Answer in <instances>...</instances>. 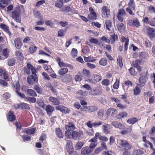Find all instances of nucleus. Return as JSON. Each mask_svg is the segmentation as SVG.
Returning a JSON list of instances; mask_svg holds the SVG:
<instances>
[{
	"label": "nucleus",
	"instance_id": "nucleus-39",
	"mask_svg": "<svg viewBox=\"0 0 155 155\" xmlns=\"http://www.w3.org/2000/svg\"><path fill=\"white\" fill-rule=\"evenodd\" d=\"M105 24L106 29L108 30L109 31H110V28L112 26L111 21L110 20H107L105 21Z\"/></svg>",
	"mask_w": 155,
	"mask_h": 155
},
{
	"label": "nucleus",
	"instance_id": "nucleus-35",
	"mask_svg": "<svg viewBox=\"0 0 155 155\" xmlns=\"http://www.w3.org/2000/svg\"><path fill=\"white\" fill-rule=\"evenodd\" d=\"M56 60L60 67L67 66L66 64L61 61V58L60 57H57Z\"/></svg>",
	"mask_w": 155,
	"mask_h": 155
},
{
	"label": "nucleus",
	"instance_id": "nucleus-33",
	"mask_svg": "<svg viewBox=\"0 0 155 155\" xmlns=\"http://www.w3.org/2000/svg\"><path fill=\"white\" fill-rule=\"evenodd\" d=\"M34 89L38 94H41L43 92V89L40 85H35Z\"/></svg>",
	"mask_w": 155,
	"mask_h": 155
},
{
	"label": "nucleus",
	"instance_id": "nucleus-60",
	"mask_svg": "<svg viewBox=\"0 0 155 155\" xmlns=\"http://www.w3.org/2000/svg\"><path fill=\"white\" fill-rule=\"evenodd\" d=\"M104 114V109H100L97 112V114L99 117H103Z\"/></svg>",
	"mask_w": 155,
	"mask_h": 155
},
{
	"label": "nucleus",
	"instance_id": "nucleus-20",
	"mask_svg": "<svg viewBox=\"0 0 155 155\" xmlns=\"http://www.w3.org/2000/svg\"><path fill=\"white\" fill-rule=\"evenodd\" d=\"M0 28L3 29L4 31L8 33L9 35H11V32L9 31V28L6 25L3 23H1L0 25Z\"/></svg>",
	"mask_w": 155,
	"mask_h": 155
},
{
	"label": "nucleus",
	"instance_id": "nucleus-6",
	"mask_svg": "<svg viewBox=\"0 0 155 155\" xmlns=\"http://www.w3.org/2000/svg\"><path fill=\"white\" fill-rule=\"evenodd\" d=\"M128 24L129 25L136 28H139L140 26V21L137 18H135L133 20L132 19L129 20L128 21Z\"/></svg>",
	"mask_w": 155,
	"mask_h": 155
},
{
	"label": "nucleus",
	"instance_id": "nucleus-18",
	"mask_svg": "<svg viewBox=\"0 0 155 155\" xmlns=\"http://www.w3.org/2000/svg\"><path fill=\"white\" fill-rule=\"evenodd\" d=\"M55 132L57 137L58 138L61 139L63 137L64 134L61 129L60 127L56 128Z\"/></svg>",
	"mask_w": 155,
	"mask_h": 155
},
{
	"label": "nucleus",
	"instance_id": "nucleus-37",
	"mask_svg": "<svg viewBox=\"0 0 155 155\" xmlns=\"http://www.w3.org/2000/svg\"><path fill=\"white\" fill-rule=\"evenodd\" d=\"M138 86H136L133 90L134 95V96L139 95L141 92V89Z\"/></svg>",
	"mask_w": 155,
	"mask_h": 155
},
{
	"label": "nucleus",
	"instance_id": "nucleus-15",
	"mask_svg": "<svg viewBox=\"0 0 155 155\" xmlns=\"http://www.w3.org/2000/svg\"><path fill=\"white\" fill-rule=\"evenodd\" d=\"M140 61L139 60H136L133 63L134 67L137 69L139 73H140L142 71L141 67L140 65Z\"/></svg>",
	"mask_w": 155,
	"mask_h": 155
},
{
	"label": "nucleus",
	"instance_id": "nucleus-11",
	"mask_svg": "<svg viewBox=\"0 0 155 155\" xmlns=\"http://www.w3.org/2000/svg\"><path fill=\"white\" fill-rule=\"evenodd\" d=\"M56 110H60L62 113L65 114L68 113L70 111V110L68 108L64 106L61 105H58L56 107Z\"/></svg>",
	"mask_w": 155,
	"mask_h": 155
},
{
	"label": "nucleus",
	"instance_id": "nucleus-38",
	"mask_svg": "<svg viewBox=\"0 0 155 155\" xmlns=\"http://www.w3.org/2000/svg\"><path fill=\"white\" fill-rule=\"evenodd\" d=\"M127 5L129 7L131 8L133 10H135V5L134 0H129Z\"/></svg>",
	"mask_w": 155,
	"mask_h": 155
},
{
	"label": "nucleus",
	"instance_id": "nucleus-22",
	"mask_svg": "<svg viewBox=\"0 0 155 155\" xmlns=\"http://www.w3.org/2000/svg\"><path fill=\"white\" fill-rule=\"evenodd\" d=\"M62 10L63 12H70L71 13H73L74 12V10L73 8L71 7L68 5H65L63 8H62Z\"/></svg>",
	"mask_w": 155,
	"mask_h": 155
},
{
	"label": "nucleus",
	"instance_id": "nucleus-36",
	"mask_svg": "<svg viewBox=\"0 0 155 155\" xmlns=\"http://www.w3.org/2000/svg\"><path fill=\"white\" fill-rule=\"evenodd\" d=\"M15 60L14 58H8L7 60V64L9 66H14L15 63Z\"/></svg>",
	"mask_w": 155,
	"mask_h": 155
},
{
	"label": "nucleus",
	"instance_id": "nucleus-2",
	"mask_svg": "<svg viewBox=\"0 0 155 155\" xmlns=\"http://www.w3.org/2000/svg\"><path fill=\"white\" fill-rule=\"evenodd\" d=\"M21 8L20 6H17L12 12V17L17 22L21 23Z\"/></svg>",
	"mask_w": 155,
	"mask_h": 155
},
{
	"label": "nucleus",
	"instance_id": "nucleus-55",
	"mask_svg": "<svg viewBox=\"0 0 155 155\" xmlns=\"http://www.w3.org/2000/svg\"><path fill=\"white\" fill-rule=\"evenodd\" d=\"M15 55L19 58L23 59L24 56L22 53L19 51H17L15 52Z\"/></svg>",
	"mask_w": 155,
	"mask_h": 155
},
{
	"label": "nucleus",
	"instance_id": "nucleus-48",
	"mask_svg": "<svg viewBox=\"0 0 155 155\" xmlns=\"http://www.w3.org/2000/svg\"><path fill=\"white\" fill-rule=\"evenodd\" d=\"M117 27L118 30L120 32L124 31L125 28L124 24L122 23L118 24L117 25Z\"/></svg>",
	"mask_w": 155,
	"mask_h": 155
},
{
	"label": "nucleus",
	"instance_id": "nucleus-49",
	"mask_svg": "<svg viewBox=\"0 0 155 155\" xmlns=\"http://www.w3.org/2000/svg\"><path fill=\"white\" fill-rule=\"evenodd\" d=\"M12 86L15 89L16 92L19 91L20 90V86L18 81L12 84Z\"/></svg>",
	"mask_w": 155,
	"mask_h": 155
},
{
	"label": "nucleus",
	"instance_id": "nucleus-47",
	"mask_svg": "<svg viewBox=\"0 0 155 155\" xmlns=\"http://www.w3.org/2000/svg\"><path fill=\"white\" fill-rule=\"evenodd\" d=\"M99 64L102 66H105L107 64V60L104 58H102L99 61Z\"/></svg>",
	"mask_w": 155,
	"mask_h": 155
},
{
	"label": "nucleus",
	"instance_id": "nucleus-27",
	"mask_svg": "<svg viewBox=\"0 0 155 155\" xmlns=\"http://www.w3.org/2000/svg\"><path fill=\"white\" fill-rule=\"evenodd\" d=\"M149 36L151 39H153L155 37V29L151 28H149Z\"/></svg>",
	"mask_w": 155,
	"mask_h": 155
},
{
	"label": "nucleus",
	"instance_id": "nucleus-31",
	"mask_svg": "<svg viewBox=\"0 0 155 155\" xmlns=\"http://www.w3.org/2000/svg\"><path fill=\"white\" fill-rule=\"evenodd\" d=\"M127 113L125 111L120 112L116 115L117 119H120L126 117L127 115Z\"/></svg>",
	"mask_w": 155,
	"mask_h": 155
},
{
	"label": "nucleus",
	"instance_id": "nucleus-7",
	"mask_svg": "<svg viewBox=\"0 0 155 155\" xmlns=\"http://www.w3.org/2000/svg\"><path fill=\"white\" fill-rule=\"evenodd\" d=\"M127 14L124 8H120L119 10V11L117 15V17L118 20L122 22L123 21V16H126Z\"/></svg>",
	"mask_w": 155,
	"mask_h": 155
},
{
	"label": "nucleus",
	"instance_id": "nucleus-30",
	"mask_svg": "<svg viewBox=\"0 0 155 155\" xmlns=\"http://www.w3.org/2000/svg\"><path fill=\"white\" fill-rule=\"evenodd\" d=\"M118 38L117 35L114 33L113 35H110V41L111 44L114 43L115 41H117Z\"/></svg>",
	"mask_w": 155,
	"mask_h": 155
},
{
	"label": "nucleus",
	"instance_id": "nucleus-57",
	"mask_svg": "<svg viewBox=\"0 0 155 155\" xmlns=\"http://www.w3.org/2000/svg\"><path fill=\"white\" fill-rule=\"evenodd\" d=\"M130 74L133 76H137V72H136L135 69L131 67L129 70Z\"/></svg>",
	"mask_w": 155,
	"mask_h": 155
},
{
	"label": "nucleus",
	"instance_id": "nucleus-46",
	"mask_svg": "<svg viewBox=\"0 0 155 155\" xmlns=\"http://www.w3.org/2000/svg\"><path fill=\"white\" fill-rule=\"evenodd\" d=\"M98 109V107L96 106H88V112H93L96 111Z\"/></svg>",
	"mask_w": 155,
	"mask_h": 155
},
{
	"label": "nucleus",
	"instance_id": "nucleus-5",
	"mask_svg": "<svg viewBox=\"0 0 155 155\" xmlns=\"http://www.w3.org/2000/svg\"><path fill=\"white\" fill-rule=\"evenodd\" d=\"M99 136V133H96L95 134V136L94 138L91 139L89 141L91 143L89 145V147L91 149L94 148L97 145V137Z\"/></svg>",
	"mask_w": 155,
	"mask_h": 155
},
{
	"label": "nucleus",
	"instance_id": "nucleus-12",
	"mask_svg": "<svg viewBox=\"0 0 155 155\" xmlns=\"http://www.w3.org/2000/svg\"><path fill=\"white\" fill-rule=\"evenodd\" d=\"M117 112V110L115 108L113 107L108 109L106 112V114L108 117L114 116Z\"/></svg>",
	"mask_w": 155,
	"mask_h": 155
},
{
	"label": "nucleus",
	"instance_id": "nucleus-61",
	"mask_svg": "<svg viewBox=\"0 0 155 155\" xmlns=\"http://www.w3.org/2000/svg\"><path fill=\"white\" fill-rule=\"evenodd\" d=\"M69 130H66L65 132V135L66 137L68 139L72 138V133Z\"/></svg>",
	"mask_w": 155,
	"mask_h": 155
},
{
	"label": "nucleus",
	"instance_id": "nucleus-10",
	"mask_svg": "<svg viewBox=\"0 0 155 155\" xmlns=\"http://www.w3.org/2000/svg\"><path fill=\"white\" fill-rule=\"evenodd\" d=\"M102 15L105 18L109 17L110 14V11L109 8L106 6H104L102 9L101 11Z\"/></svg>",
	"mask_w": 155,
	"mask_h": 155
},
{
	"label": "nucleus",
	"instance_id": "nucleus-8",
	"mask_svg": "<svg viewBox=\"0 0 155 155\" xmlns=\"http://www.w3.org/2000/svg\"><path fill=\"white\" fill-rule=\"evenodd\" d=\"M111 125L116 128H118L120 130H123L125 129V126L120 122L117 120L112 121Z\"/></svg>",
	"mask_w": 155,
	"mask_h": 155
},
{
	"label": "nucleus",
	"instance_id": "nucleus-54",
	"mask_svg": "<svg viewBox=\"0 0 155 155\" xmlns=\"http://www.w3.org/2000/svg\"><path fill=\"white\" fill-rule=\"evenodd\" d=\"M35 131V129L32 128L31 129H27L26 130V133L28 134H34Z\"/></svg>",
	"mask_w": 155,
	"mask_h": 155
},
{
	"label": "nucleus",
	"instance_id": "nucleus-41",
	"mask_svg": "<svg viewBox=\"0 0 155 155\" xmlns=\"http://www.w3.org/2000/svg\"><path fill=\"white\" fill-rule=\"evenodd\" d=\"M123 58L120 55H119L118 56L117 61V64L119 66L120 68H122L123 66L122 62Z\"/></svg>",
	"mask_w": 155,
	"mask_h": 155
},
{
	"label": "nucleus",
	"instance_id": "nucleus-19",
	"mask_svg": "<svg viewBox=\"0 0 155 155\" xmlns=\"http://www.w3.org/2000/svg\"><path fill=\"white\" fill-rule=\"evenodd\" d=\"M125 41V42L124 45V51H127L128 49L129 40L128 38H126L124 36H122L121 37V42L122 43H123Z\"/></svg>",
	"mask_w": 155,
	"mask_h": 155
},
{
	"label": "nucleus",
	"instance_id": "nucleus-16",
	"mask_svg": "<svg viewBox=\"0 0 155 155\" xmlns=\"http://www.w3.org/2000/svg\"><path fill=\"white\" fill-rule=\"evenodd\" d=\"M49 101L51 102L53 105H58L60 104V101L57 98L53 97H50L48 98Z\"/></svg>",
	"mask_w": 155,
	"mask_h": 155
},
{
	"label": "nucleus",
	"instance_id": "nucleus-21",
	"mask_svg": "<svg viewBox=\"0 0 155 155\" xmlns=\"http://www.w3.org/2000/svg\"><path fill=\"white\" fill-rule=\"evenodd\" d=\"M65 128L67 130L73 131L75 129V125L72 122H69L68 124L65 125Z\"/></svg>",
	"mask_w": 155,
	"mask_h": 155
},
{
	"label": "nucleus",
	"instance_id": "nucleus-56",
	"mask_svg": "<svg viewBox=\"0 0 155 155\" xmlns=\"http://www.w3.org/2000/svg\"><path fill=\"white\" fill-rule=\"evenodd\" d=\"M71 55L72 56L73 58H75L76 57L78 54V51L77 50L74 48H73L71 50Z\"/></svg>",
	"mask_w": 155,
	"mask_h": 155
},
{
	"label": "nucleus",
	"instance_id": "nucleus-34",
	"mask_svg": "<svg viewBox=\"0 0 155 155\" xmlns=\"http://www.w3.org/2000/svg\"><path fill=\"white\" fill-rule=\"evenodd\" d=\"M76 93L78 96H85L87 95L88 92L87 91H83L81 90H80L76 91Z\"/></svg>",
	"mask_w": 155,
	"mask_h": 155
},
{
	"label": "nucleus",
	"instance_id": "nucleus-40",
	"mask_svg": "<svg viewBox=\"0 0 155 155\" xmlns=\"http://www.w3.org/2000/svg\"><path fill=\"white\" fill-rule=\"evenodd\" d=\"M139 57L142 60L147 59L149 57L148 54L146 52L141 53L139 55Z\"/></svg>",
	"mask_w": 155,
	"mask_h": 155
},
{
	"label": "nucleus",
	"instance_id": "nucleus-14",
	"mask_svg": "<svg viewBox=\"0 0 155 155\" xmlns=\"http://www.w3.org/2000/svg\"><path fill=\"white\" fill-rule=\"evenodd\" d=\"M45 110L48 115L49 116H51L53 112L54 111V107L49 104L46 106Z\"/></svg>",
	"mask_w": 155,
	"mask_h": 155
},
{
	"label": "nucleus",
	"instance_id": "nucleus-63",
	"mask_svg": "<svg viewBox=\"0 0 155 155\" xmlns=\"http://www.w3.org/2000/svg\"><path fill=\"white\" fill-rule=\"evenodd\" d=\"M90 49L88 46L85 47L82 49V51L83 53L85 54H87L90 52Z\"/></svg>",
	"mask_w": 155,
	"mask_h": 155
},
{
	"label": "nucleus",
	"instance_id": "nucleus-32",
	"mask_svg": "<svg viewBox=\"0 0 155 155\" xmlns=\"http://www.w3.org/2000/svg\"><path fill=\"white\" fill-rule=\"evenodd\" d=\"M26 92L29 95L32 97H36L37 95L35 91L32 89H27Z\"/></svg>",
	"mask_w": 155,
	"mask_h": 155
},
{
	"label": "nucleus",
	"instance_id": "nucleus-64",
	"mask_svg": "<svg viewBox=\"0 0 155 155\" xmlns=\"http://www.w3.org/2000/svg\"><path fill=\"white\" fill-rule=\"evenodd\" d=\"M82 76L78 74L76 75L74 77V79L76 81L80 82L82 80Z\"/></svg>",
	"mask_w": 155,
	"mask_h": 155
},
{
	"label": "nucleus",
	"instance_id": "nucleus-50",
	"mask_svg": "<svg viewBox=\"0 0 155 155\" xmlns=\"http://www.w3.org/2000/svg\"><path fill=\"white\" fill-rule=\"evenodd\" d=\"M55 6L58 8H61L63 6V3L61 0H57L55 2Z\"/></svg>",
	"mask_w": 155,
	"mask_h": 155
},
{
	"label": "nucleus",
	"instance_id": "nucleus-51",
	"mask_svg": "<svg viewBox=\"0 0 155 155\" xmlns=\"http://www.w3.org/2000/svg\"><path fill=\"white\" fill-rule=\"evenodd\" d=\"M84 143L81 141H78L76 144L75 147L77 150H80L83 147Z\"/></svg>",
	"mask_w": 155,
	"mask_h": 155
},
{
	"label": "nucleus",
	"instance_id": "nucleus-4",
	"mask_svg": "<svg viewBox=\"0 0 155 155\" xmlns=\"http://www.w3.org/2000/svg\"><path fill=\"white\" fill-rule=\"evenodd\" d=\"M147 76V73L146 72L145 73H142L140 77L139 78L138 81L139 84H138L137 85H139L141 87H143L146 84V78Z\"/></svg>",
	"mask_w": 155,
	"mask_h": 155
},
{
	"label": "nucleus",
	"instance_id": "nucleus-52",
	"mask_svg": "<svg viewBox=\"0 0 155 155\" xmlns=\"http://www.w3.org/2000/svg\"><path fill=\"white\" fill-rule=\"evenodd\" d=\"M89 41L92 43L98 45H100V43L98 41L97 39L91 37V39L89 40Z\"/></svg>",
	"mask_w": 155,
	"mask_h": 155
},
{
	"label": "nucleus",
	"instance_id": "nucleus-62",
	"mask_svg": "<svg viewBox=\"0 0 155 155\" xmlns=\"http://www.w3.org/2000/svg\"><path fill=\"white\" fill-rule=\"evenodd\" d=\"M102 129L103 132L106 134L109 133L107 127L105 125H102Z\"/></svg>",
	"mask_w": 155,
	"mask_h": 155
},
{
	"label": "nucleus",
	"instance_id": "nucleus-24",
	"mask_svg": "<svg viewBox=\"0 0 155 155\" xmlns=\"http://www.w3.org/2000/svg\"><path fill=\"white\" fill-rule=\"evenodd\" d=\"M18 108H20L21 110L25 109L29 110L30 109L29 105L25 103L19 104L18 105Z\"/></svg>",
	"mask_w": 155,
	"mask_h": 155
},
{
	"label": "nucleus",
	"instance_id": "nucleus-45",
	"mask_svg": "<svg viewBox=\"0 0 155 155\" xmlns=\"http://www.w3.org/2000/svg\"><path fill=\"white\" fill-rule=\"evenodd\" d=\"M87 17L90 20H95L97 18V15L95 12L90 13L88 15Z\"/></svg>",
	"mask_w": 155,
	"mask_h": 155
},
{
	"label": "nucleus",
	"instance_id": "nucleus-25",
	"mask_svg": "<svg viewBox=\"0 0 155 155\" xmlns=\"http://www.w3.org/2000/svg\"><path fill=\"white\" fill-rule=\"evenodd\" d=\"M66 148L67 151L69 152L71 150H74L72 143L71 140H68L67 141Z\"/></svg>",
	"mask_w": 155,
	"mask_h": 155
},
{
	"label": "nucleus",
	"instance_id": "nucleus-43",
	"mask_svg": "<svg viewBox=\"0 0 155 155\" xmlns=\"http://www.w3.org/2000/svg\"><path fill=\"white\" fill-rule=\"evenodd\" d=\"M68 71V69L66 68H62L58 71V73L60 75H63L66 74Z\"/></svg>",
	"mask_w": 155,
	"mask_h": 155
},
{
	"label": "nucleus",
	"instance_id": "nucleus-28",
	"mask_svg": "<svg viewBox=\"0 0 155 155\" xmlns=\"http://www.w3.org/2000/svg\"><path fill=\"white\" fill-rule=\"evenodd\" d=\"M102 92V89L97 88L91 91V94L93 95H97L101 94Z\"/></svg>",
	"mask_w": 155,
	"mask_h": 155
},
{
	"label": "nucleus",
	"instance_id": "nucleus-53",
	"mask_svg": "<svg viewBox=\"0 0 155 155\" xmlns=\"http://www.w3.org/2000/svg\"><path fill=\"white\" fill-rule=\"evenodd\" d=\"M27 101L32 103H35L36 101V98L35 97H26Z\"/></svg>",
	"mask_w": 155,
	"mask_h": 155
},
{
	"label": "nucleus",
	"instance_id": "nucleus-3",
	"mask_svg": "<svg viewBox=\"0 0 155 155\" xmlns=\"http://www.w3.org/2000/svg\"><path fill=\"white\" fill-rule=\"evenodd\" d=\"M119 144L124 148V150H130L132 148L131 144L125 140L121 139L119 140Z\"/></svg>",
	"mask_w": 155,
	"mask_h": 155
},
{
	"label": "nucleus",
	"instance_id": "nucleus-1",
	"mask_svg": "<svg viewBox=\"0 0 155 155\" xmlns=\"http://www.w3.org/2000/svg\"><path fill=\"white\" fill-rule=\"evenodd\" d=\"M26 66L27 68H24L23 70L24 72L27 74H29L31 73L30 70H31L32 73L31 75H29L27 77V83L31 85H34L35 83H38V78L36 74L37 71L35 68H34L33 65L30 63H27Z\"/></svg>",
	"mask_w": 155,
	"mask_h": 155
},
{
	"label": "nucleus",
	"instance_id": "nucleus-9",
	"mask_svg": "<svg viewBox=\"0 0 155 155\" xmlns=\"http://www.w3.org/2000/svg\"><path fill=\"white\" fill-rule=\"evenodd\" d=\"M81 134H83V132L81 131L80 130L79 132L74 131L72 133V138L74 140H78L81 138Z\"/></svg>",
	"mask_w": 155,
	"mask_h": 155
},
{
	"label": "nucleus",
	"instance_id": "nucleus-26",
	"mask_svg": "<svg viewBox=\"0 0 155 155\" xmlns=\"http://www.w3.org/2000/svg\"><path fill=\"white\" fill-rule=\"evenodd\" d=\"M92 152V150L87 147H83L81 150V153L84 155L85 154H89Z\"/></svg>",
	"mask_w": 155,
	"mask_h": 155
},
{
	"label": "nucleus",
	"instance_id": "nucleus-58",
	"mask_svg": "<svg viewBox=\"0 0 155 155\" xmlns=\"http://www.w3.org/2000/svg\"><path fill=\"white\" fill-rule=\"evenodd\" d=\"M120 80L119 79H116L115 82L113 85V87L114 89H117L119 87Z\"/></svg>",
	"mask_w": 155,
	"mask_h": 155
},
{
	"label": "nucleus",
	"instance_id": "nucleus-17",
	"mask_svg": "<svg viewBox=\"0 0 155 155\" xmlns=\"http://www.w3.org/2000/svg\"><path fill=\"white\" fill-rule=\"evenodd\" d=\"M14 42L16 48L17 49H20L22 46V42L21 39L19 38H16L15 39Z\"/></svg>",
	"mask_w": 155,
	"mask_h": 155
},
{
	"label": "nucleus",
	"instance_id": "nucleus-44",
	"mask_svg": "<svg viewBox=\"0 0 155 155\" xmlns=\"http://www.w3.org/2000/svg\"><path fill=\"white\" fill-rule=\"evenodd\" d=\"M84 61L86 62H94L96 61V59L93 57L91 56H88V57H84Z\"/></svg>",
	"mask_w": 155,
	"mask_h": 155
},
{
	"label": "nucleus",
	"instance_id": "nucleus-13",
	"mask_svg": "<svg viewBox=\"0 0 155 155\" xmlns=\"http://www.w3.org/2000/svg\"><path fill=\"white\" fill-rule=\"evenodd\" d=\"M8 72H6L5 70L0 68V77L7 80L8 79Z\"/></svg>",
	"mask_w": 155,
	"mask_h": 155
},
{
	"label": "nucleus",
	"instance_id": "nucleus-29",
	"mask_svg": "<svg viewBox=\"0 0 155 155\" xmlns=\"http://www.w3.org/2000/svg\"><path fill=\"white\" fill-rule=\"evenodd\" d=\"M82 73L84 76L87 78H89L91 76V72L88 70L84 69L82 71Z\"/></svg>",
	"mask_w": 155,
	"mask_h": 155
},
{
	"label": "nucleus",
	"instance_id": "nucleus-59",
	"mask_svg": "<svg viewBox=\"0 0 155 155\" xmlns=\"http://www.w3.org/2000/svg\"><path fill=\"white\" fill-rule=\"evenodd\" d=\"M127 105H124L121 103H118L117 104V107L120 110H124L126 108Z\"/></svg>",
	"mask_w": 155,
	"mask_h": 155
},
{
	"label": "nucleus",
	"instance_id": "nucleus-23",
	"mask_svg": "<svg viewBox=\"0 0 155 155\" xmlns=\"http://www.w3.org/2000/svg\"><path fill=\"white\" fill-rule=\"evenodd\" d=\"M7 120L11 122L14 121L16 119L14 115L13 112L12 111H10L8 113Z\"/></svg>",
	"mask_w": 155,
	"mask_h": 155
},
{
	"label": "nucleus",
	"instance_id": "nucleus-42",
	"mask_svg": "<svg viewBox=\"0 0 155 155\" xmlns=\"http://www.w3.org/2000/svg\"><path fill=\"white\" fill-rule=\"evenodd\" d=\"M138 121V120L137 118L136 117H133L130 118L127 120V122L129 124H133L137 122Z\"/></svg>",
	"mask_w": 155,
	"mask_h": 155
}]
</instances>
